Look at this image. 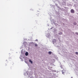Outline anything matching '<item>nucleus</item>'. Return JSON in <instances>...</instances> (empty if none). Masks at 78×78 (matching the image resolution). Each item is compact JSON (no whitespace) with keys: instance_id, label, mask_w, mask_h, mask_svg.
Segmentation results:
<instances>
[{"instance_id":"nucleus-1","label":"nucleus","mask_w":78,"mask_h":78,"mask_svg":"<svg viewBox=\"0 0 78 78\" xmlns=\"http://www.w3.org/2000/svg\"><path fill=\"white\" fill-rule=\"evenodd\" d=\"M70 11L71 13H75V11H74V10L73 9H71Z\"/></svg>"},{"instance_id":"nucleus-2","label":"nucleus","mask_w":78,"mask_h":78,"mask_svg":"<svg viewBox=\"0 0 78 78\" xmlns=\"http://www.w3.org/2000/svg\"><path fill=\"white\" fill-rule=\"evenodd\" d=\"M30 62H31V64H33V61H31V59L29 60Z\"/></svg>"},{"instance_id":"nucleus-3","label":"nucleus","mask_w":78,"mask_h":78,"mask_svg":"<svg viewBox=\"0 0 78 78\" xmlns=\"http://www.w3.org/2000/svg\"><path fill=\"white\" fill-rule=\"evenodd\" d=\"M26 56H28V52H26L25 53Z\"/></svg>"},{"instance_id":"nucleus-4","label":"nucleus","mask_w":78,"mask_h":78,"mask_svg":"<svg viewBox=\"0 0 78 78\" xmlns=\"http://www.w3.org/2000/svg\"><path fill=\"white\" fill-rule=\"evenodd\" d=\"M62 34V33L60 32L59 33V35H61Z\"/></svg>"},{"instance_id":"nucleus-5","label":"nucleus","mask_w":78,"mask_h":78,"mask_svg":"<svg viewBox=\"0 0 78 78\" xmlns=\"http://www.w3.org/2000/svg\"><path fill=\"white\" fill-rule=\"evenodd\" d=\"M48 54L49 55H51V51H49L48 52Z\"/></svg>"},{"instance_id":"nucleus-6","label":"nucleus","mask_w":78,"mask_h":78,"mask_svg":"<svg viewBox=\"0 0 78 78\" xmlns=\"http://www.w3.org/2000/svg\"><path fill=\"white\" fill-rule=\"evenodd\" d=\"M73 24L74 25H76V23H74Z\"/></svg>"},{"instance_id":"nucleus-7","label":"nucleus","mask_w":78,"mask_h":78,"mask_svg":"<svg viewBox=\"0 0 78 78\" xmlns=\"http://www.w3.org/2000/svg\"><path fill=\"white\" fill-rule=\"evenodd\" d=\"M75 53L76 55H78V53L77 52H76Z\"/></svg>"},{"instance_id":"nucleus-8","label":"nucleus","mask_w":78,"mask_h":78,"mask_svg":"<svg viewBox=\"0 0 78 78\" xmlns=\"http://www.w3.org/2000/svg\"><path fill=\"white\" fill-rule=\"evenodd\" d=\"M35 46H36V47H37V44H35Z\"/></svg>"},{"instance_id":"nucleus-9","label":"nucleus","mask_w":78,"mask_h":78,"mask_svg":"<svg viewBox=\"0 0 78 78\" xmlns=\"http://www.w3.org/2000/svg\"><path fill=\"white\" fill-rule=\"evenodd\" d=\"M76 34H77V35H78V33H76Z\"/></svg>"},{"instance_id":"nucleus-10","label":"nucleus","mask_w":78,"mask_h":78,"mask_svg":"<svg viewBox=\"0 0 78 78\" xmlns=\"http://www.w3.org/2000/svg\"><path fill=\"white\" fill-rule=\"evenodd\" d=\"M63 72H62V74H63Z\"/></svg>"}]
</instances>
